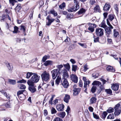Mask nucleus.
I'll return each instance as SVG.
<instances>
[{
    "mask_svg": "<svg viewBox=\"0 0 121 121\" xmlns=\"http://www.w3.org/2000/svg\"><path fill=\"white\" fill-rule=\"evenodd\" d=\"M85 115L86 117L87 118H89L90 117V115L87 109L85 110Z\"/></svg>",
    "mask_w": 121,
    "mask_h": 121,
    "instance_id": "35",
    "label": "nucleus"
},
{
    "mask_svg": "<svg viewBox=\"0 0 121 121\" xmlns=\"http://www.w3.org/2000/svg\"><path fill=\"white\" fill-rule=\"evenodd\" d=\"M64 106L63 104L58 105L56 107V109L59 111H62L63 110Z\"/></svg>",
    "mask_w": 121,
    "mask_h": 121,
    "instance_id": "10",
    "label": "nucleus"
},
{
    "mask_svg": "<svg viewBox=\"0 0 121 121\" xmlns=\"http://www.w3.org/2000/svg\"><path fill=\"white\" fill-rule=\"evenodd\" d=\"M74 5L77 6V8L78 7L79 8V3L78 0H74Z\"/></svg>",
    "mask_w": 121,
    "mask_h": 121,
    "instance_id": "30",
    "label": "nucleus"
},
{
    "mask_svg": "<svg viewBox=\"0 0 121 121\" xmlns=\"http://www.w3.org/2000/svg\"><path fill=\"white\" fill-rule=\"evenodd\" d=\"M114 7L115 10L118 11V5L117 4H115L114 5Z\"/></svg>",
    "mask_w": 121,
    "mask_h": 121,
    "instance_id": "61",
    "label": "nucleus"
},
{
    "mask_svg": "<svg viewBox=\"0 0 121 121\" xmlns=\"http://www.w3.org/2000/svg\"><path fill=\"white\" fill-rule=\"evenodd\" d=\"M63 79H66L67 78H68L69 75L68 73V72L65 69H64L63 71Z\"/></svg>",
    "mask_w": 121,
    "mask_h": 121,
    "instance_id": "11",
    "label": "nucleus"
},
{
    "mask_svg": "<svg viewBox=\"0 0 121 121\" xmlns=\"http://www.w3.org/2000/svg\"><path fill=\"white\" fill-rule=\"evenodd\" d=\"M61 82L62 85L65 88H67L69 86V84L66 79H64Z\"/></svg>",
    "mask_w": 121,
    "mask_h": 121,
    "instance_id": "7",
    "label": "nucleus"
},
{
    "mask_svg": "<svg viewBox=\"0 0 121 121\" xmlns=\"http://www.w3.org/2000/svg\"><path fill=\"white\" fill-rule=\"evenodd\" d=\"M88 109L89 111L91 112H92L93 111V108L91 106L89 107L88 108Z\"/></svg>",
    "mask_w": 121,
    "mask_h": 121,
    "instance_id": "64",
    "label": "nucleus"
},
{
    "mask_svg": "<svg viewBox=\"0 0 121 121\" xmlns=\"http://www.w3.org/2000/svg\"><path fill=\"white\" fill-rule=\"evenodd\" d=\"M10 3L13 6L14 5V3L15 2H16L15 0H9Z\"/></svg>",
    "mask_w": 121,
    "mask_h": 121,
    "instance_id": "60",
    "label": "nucleus"
},
{
    "mask_svg": "<svg viewBox=\"0 0 121 121\" xmlns=\"http://www.w3.org/2000/svg\"><path fill=\"white\" fill-rule=\"evenodd\" d=\"M52 78L53 80L56 78L58 74L60 73L58 69H55L51 71Z\"/></svg>",
    "mask_w": 121,
    "mask_h": 121,
    "instance_id": "4",
    "label": "nucleus"
},
{
    "mask_svg": "<svg viewBox=\"0 0 121 121\" xmlns=\"http://www.w3.org/2000/svg\"><path fill=\"white\" fill-rule=\"evenodd\" d=\"M95 3V0H90V3L91 5H93Z\"/></svg>",
    "mask_w": 121,
    "mask_h": 121,
    "instance_id": "63",
    "label": "nucleus"
},
{
    "mask_svg": "<svg viewBox=\"0 0 121 121\" xmlns=\"http://www.w3.org/2000/svg\"><path fill=\"white\" fill-rule=\"evenodd\" d=\"M19 87L20 89H25L26 88V86L24 85L21 84L19 86Z\"/></svg>",
    "mask_w": 121,
    "mask_h": 121,
    "instance_id": "51",
    "label": "nucleus"
},
{
    "mask_svg": "<svg viewBox=\"0 0 121 121\" xmlns=\"http://www.w3.org/2000/svg\"><path fill=\"white\" fill-rule=\"evenodd\" d=\"M107 119H112L114 118V115L113 114H109L107 117Z\"/></svg>",
    "mask_w": 121,
    "mask_h": 121,
    "instance_id": "43",
    "label": "nucleus"
},
{
    "mask_svg": "<svg viewBox=\"0 0 121 121\" xmlns=\"http://www.w3.org/2000/svg\"><path fill=\"white\" fill-rule=\"evenodd\" d=\"M27 83L29 86L28 89L29 91L32 93L35 92L36 91V89L34 86L35 84L31 85L29 84L28 83Z\"/></svg>",
    "mask_w": 121,
    "mask_h": 121,
    "instance_id": "8",
    "label": "nucleus"
},
{
    "mask_svg": "<svg viewBox=\"0 0 121 121\" xmlns=\"http://www.w3.org/2000/svg\"><path fill=\"white\" fill-rule=\"evenodd\" d=\"M121 112V110H114V114L115 116H118Z\"/></svg>",
    "mask_w": 121,
    "mask_h": 121,
    "instance_id": "20",
    "label": "nucleus"
},
{
    "mask_svg": "<svg viewBox=\"0 0 121 121\" xmlns=\"http://www.w3.org/2000/svg\"><path fill=\"white\" fill-rule=\"evenodd\" d=\"M26 81L24 79H22L21 80L18 81L17 83H26Z\"/></svg>",
    "mask_w": 121,
    "mask_h": 121,
    "instance_id": "53",
    "label": "nucleus"
},
{
    "mask_svg": "<svg viewBox=\"0 0 121 121\" xmlns=\"http://www.w3.org/2000/svg\"><path fill=\"white\" fill-rule=\"evenodd\" d=\"M96 89V86H93L91 89V92L93 93H94L95 92Z\"/></svg>",
    "mask_w": 121,
    "mask_h": 121,
    "instance_id": "44",
    "label": "nucleus"
},
{
    "mask_svg": "<svg viewBox=\"0 0 121 121\" xmlns=\"http://www.w3.org/2000/svg\"><path fill=\"white\" fill-rule=\"evenodd\" d=\"M14 30L12 32L13 33H17L18 31V27L16 26H15L14 27Z\"/></svg>",
    "mask_w": 121,
    "mask_h": 121,
    "instance_id": "29",
    "label": "nucleus"
},
{
    "mask_svg": "<svg viewBox=\"0 0 121 121\" xmlns=\"http://www.w3.org/2000/svg\"><path fill=\"white\" fill-rule=\"evenodd\" d=\"M40 77L35 73H34L33 75L31 77L30 80H28L27 83L30 85H33L34 83L37 82L39 81Z\"/></svg>",
    "mask_w": 121,
    "mask_h": 121,
    "instance_id": "1",
    "label": "nucleus"
},
{
    "mask_svg": "<svg viewBox=\"0 0 121 121\" xmlns=\"http://www.w3.org/2000/svg\"><path fill=\"white\" fill-rule=\"evenodd\" d=\"M56 67L58 69V70L60 71V69L63 67V66L62 65H58L56 66Z\"/></svg>",
    "mask_w": 121,
    "mask_h": 121,
    "instance_id": "57",
    "label": "nucleus"
},
{
    "mask_svg": "<svg viewBox=\"0 0 121 121\" xmlns=\"http://www.w3.org/2000/svg\"><path fill=\"white\" fill-rule=\"evenodd\" d=\"M41 77L43 81L48 82L50 80V76L48 72L44 71L41 74Z\"/></svg>",
    "mask_w": 121,
    "mask_h": 121,
    "instance_id": "2",
    "label": "nucleus"
},
{
    "mask_svg": "<svg viewBox=\"0 0 121 121\" xmlns=\"http://www.w3.org/2000/svg\"><path fill=\"white\" fill-rule=\"evenodd\" d=\"M50 16H47L46 19L48 20V21L47 22L46 25L49 26L55 20L53 18L50 19Z\"/></svg>",
    "mask_w": 121,
    "mask_h": 121,
    "instance_id": "9",
    "label": "nucleus"
},
{
    "mask_svg": "<svg viewBox=\"0 0 121 121\" xmlns=\"http://www.w3.org/2000/svg\"><path fill=\"white\" fill-rule=\"evenodd\" d=\"M65 115V112H60L59 114V116L62 118H63Z\"/></svg>",
    "mask_w": 121,
    "mask_h": 121,
    "instance_id": "24",
    "label": "nucleus"
},
{
    "mask_svg": "<svg viewBox=\"0 0 121 121\" xmlns=\"http://www.w3.org/2000/svg\"><path fill=\"white\" fill-rule=\"evenodd\" d=\"M8 82L10 84L14 85L16 83V81L14 80L9 79L8 80Z\"/></svg>",
    "mask_w": 121,
    "mask_h": 121,
    "instance_id": "22",
    "label": "nucleus"
},
{
    "mask_svg": "<svg viewBox=\"0 0 121 121\" xmlns=\"http://www.w3.org/2000/svg\"><path fill=\"white\" fill-rule=\"evenodd\" d=\"M65 6V3L64 2H63L62 4L59 6V8L60 9H62L63 8H64Z\"/></svg>",
    "mask_w": 121,
    "mask_h": 121,
    "instance_id": "42",
    "label": "nucleus"
},
{
    "mask_svg": "<svg viewBox=\"0 0 121 121\" xmlns=\"http://www.w3.org/2000/svg\"><path fill=\"white\" fill-rule=\"evenodd\" d=\"M90 81H88L85 82H84V88H85V90L86 89V87L87 85L89 86V85L90 83Z\"/></svg>",
    "mask_w": 121,
    "mask_h": 121,
    "instance_id": "34",
    "label": "nucleus"
},
{
    "mask_svg": "<svg viewBox=\"0 0 121 121\" xmlns=\"http://www.w3.org/2000/svg\"><path fill=\"white\" fill-rule=\"evenodd\" d=\"M53 98L54 97L53 95H52L51 98H50V99L49 101V104H50L51 105L52 104V100L53 99Z\"/></svg>",
    "mask_w": 121,
    "mask_h": 121,
    "instance_id": "58",
    "label": "nucleus"
},
{
    "mask_svg": "<svg viewBox=\"0 0 121 121\" xmlns=\"http://www.w3.org/2000/svg\"><path fill=\"white\" fill-rule=\"evenodd\" d=\"M5 106L7 108H9L10 107V105L9 102H8L5 104Z\"/></svg>",
    "mask_w": 121,
    "mask_h": 121,
    "instance_id": "62",
    "label": "nucleus"
},
{
    "mask_svg": "<svg viewBox=\"0 0 121 121\" xmlns=\"http://www.w3.org/2000/svg\"><path fill=\"white\" fill-rule=\"evenodd\" d=\"M21 4H19L15 8V9L16 12H18L21 9Z\"/></svg>",
    "mask_w": 121,
    "mask_h": 121,
    "instance_id": "19",
    "label": "nucleus"
},
{
    "mask_svg": "<svg viewBox=\"0 0 121 121\" xmlns=\"http://www.w3.org/2000/svg\"><path fill=\"white\" fill-rule=\"evenodd\" d=\"M24 91V90H21L18 91L17 93V96L19 97V95L22 94Z\"/></svg>",
    "mask_w": 121,
    "mask_h": 121,
    "instance_id": "54",
    "label": "nucleus"
},
{
    "mask_svg": "<svg viewBox=\"0 0 121 121\" xmlns=\"http://www.w3.org/2000/svg\"><path fill=\"white\" fill-rule=\"evenodd\" d=\"M49 13L52 14L55 16H56L57 15L56 12L53 9L51 10L50 11Z\"/></svg>",
    "mask_w": 121,
    "mask_h": 121,
    "instance_id": "28",
    "label": "nucleus"
},
{
    "mask_svg": "<svg viewBox=\"0 0 121 121\" xmlns=\"http://www.w3.org/2000/svg\"><path fill=\"white\" fill-rule=\"evenodd\" d=\"M110 6L108 3H106L103 9L104 11H108L110 8Z\"/></svg>",
    "mask_w": 121,
    "mask_h": 121,
    "instance_id": "17",
    "label": "nucleus"
},
{
    "mask_svg": "<svg viewBox=\"0 0 121 121\" xmlns=\"http://www.w3.org/2000/svg\"><path fill=\"white\" fill-rule=\"evenodd\" d=\"M53 121H63V120L59 117H57Z\"/></svg>",
    "mask_w": 121,
    "mask_h": 121,
    "instance_id": "59",
    "label": "nucleus"
},
{
    "mask_svg": "<svg viewBox=\"0 0 121 121\" xmlns=\"http://www.w3.org/2000/svg\"><path fill=\"white\" fill-rule=\"evenodd\" d=\"M113 35L115 37H116L118 35V32L116 31V29H114L113 30Z\"/></svg>",
    "mask_w": 121,
    "mask_h": 121,
    "instance_id": "38",
    "label": "nucleus"
},
{
    "mask_svg": "<svg viewBox=\"0 0 121 121\" xmlns=\"http://www.w3.org/2000/svg\"><path fill=\"white\" fill-rule=\"evenodd\" d=\"M88 25L90 27H93V28L95 27L96 26V25L93 24L88 23Z\"/></svg>",
    "mask_w": 121,
    "mask_h": 121,
    "instance_id": "55",
    "label": "nucleus"
},
{
    "mask_svg": "<svg viewBox=\"0 0 121 121\" xmlns=\"http://www.w3.org/2000/svg\"><path fill=\"white\" fill-rule=\"evenodd\" d=\"M104 30L101 28H99L96 29L95 30L96 34L98 36H101L104 35L103 31Z\"/></svg>",
    "mask_w": 121,
    "mask_h": 121,
    "instance_id": "5",
    "label": "nucleus"
},
{
    "mask_svg": "<svg viewBox=\"0 0 121 121\" xmlns=\"http://www.w3.org/2000/svg\"><path fill=\"white\" fill-rule=\"evenodd\" d=\"M101 27L103 28L104 29H106L107 27V26L106 25L105 23L104 22H102L101 23Z\"/></svg>",
    "mask_w": 121,
    "mask_h": 121,
    "instance_id": "36",
    "label": "nucleus"
},
{
    "mask_svg": "<svg viewBox=\"0 0 121 121\" xmlns=\"http://www.w3.org/2000/svg\"><path fill=\"white\" fill-rule=\"evenodd\" d=\"M83 68H84L83 71L84 72H86L89 69L88 66L86 64H85L84 65Z\"/></svg>",
    "mask_w": 121,
    "mask_h": 121,
    "instance_id": "47",
    "label": "nucleus"
},
{
    "mask_svg": "<svg viewBox=\"0 0 121 121\" xmlns=\"http://www.w3.org/2000/svg\"><path fill=\"white\" fill-rule=\"evenodd\" d=\"M80 88H74L73 90V95L75 96L77 95L79 93L81 90Z\"/></svg>",
    "mask_w": 121,
    "mask_h": 121,
    "instance_id": "12",
    "label": "nucleus"
},
{
    "mask_svg": "<svg viewBox=\"0 0 121 121\" xmlns=\"http://www.w3.org/2000/svg\"><path fill=\"white\" fill-rule=\"evenodd\" d=\"M70 96L68 95H65V96L64 98V101L66 103H68L69 100L70 99Z\"/></svg>",
    "mask_w": 121,
    "mask_h": 121,
    "instance_id": "15",
    "label": "nucleus"
},
{
    "mask_svg": "<svg viewBox=\"0 0 121 121\" xmlns=\"http://www.w3.org/2000/svg\"><path fill=\"white\" fill-rule=\"evenodd\" d=\"M26 27L23 25H21L20 26V30H23L24 33L26 32Z\"/></svg>",
    "mask_w": 121,
    "mask_h": 121,
    "instance_id": "40",
    "label": "nucleus"
},
{
    "mask_svg": "<svg viewBox=\"0 0 121 121\" xmlns=\"http://www.w3.org/2000/svg\"><path fill=\"white\" fill-rule=\"evenodd\" d=\"M78 43L80 46H82V47L84 48H86V47L87 46L86 44L85 43Z\"/></svg>",
    "mask_w": 121,
    "mask_h": 121,
    "instance_id": "52",
    "label": "nucleus"
},
{
    "mask_svg": "<svg viewBox=\"0 0 121 121\" xmlns=\"http://www.w3.org/2000/svg\"><path fill=\"white\" fill-rule=\"evenodd\" d=\"M107 25L109 27H107L105 29V30L106 35L107 36H108L109 35L111 34L112 31L111 29L113 28V27L110 24L108 19L107 20Z\"/></svg>",
    "mask_w": 121,
    "mask_h": 121,
    "instance_id": "3",
    "label": "nucleus"
},
{
    "mask_svg": "<svg viewBox=\"0 0 121 121\" xmlns=\"http://www.w3.org/2000/svg\"><path fill=\"white\" fill-rule=\"evenodd\" d=\"M106 69L108 71L112 72H114L115 71V69L113 68L112 67L109 65L107 67Z\"/></svg>",
    "mask_w": 121,
    "mask_h": 121,
    "instance_id": "18",
    "label": "nucleus"
},
{
    "mask_svg": "<svg viewBox=\"0 0 121 121\" xmlns=\"http://www.w3.org/2000/svg\"><path fill=\"white\" fill-rule=\"evenodd\" d=\"M112 89L114 91H117L119 88V85L118 84H113L111 86Z\"/></svg>",
    "mask_w": 121,
    "mask_h": 121,
    "instance_id": "14",
    "label": "nucleus"
},
{
    "mask_svg": "<svg viewBox=\"0 0 121 121\" xmlns=\"http://www.w3.org/2000/svg\"><path fill=\"white\" fill-rule=\"evenodd\" d=\"M114 109L112 107L109 108L107 110V111L109 113H111L114 111Z\"/></svg>",
    "mask_w": 121,
    "mask_h": 121,
    "instance_id": "37",
    "label": "nucleus"
},
{
    "mask_svg": "<svg viewBox=\"0 0 121 121\" xmlns=\"http://www.w3.org/2000/svg\"><path fill=\"white\" fill-rule=\"evenodd\" d=\"M49 57L50 56L49 55H45L43 57L42 60L43 62H45V60Z\"/></svg>",
    "mask_w": 121,
    "mask_h": 121,
    "instance_id": "32",
    "label": "nucleus"
},
{
    "mask_svg": "<svg viewBox=\"0 0 121 121\" xmlns=\"http://www.w3.org/2000/svg\"><path fill=\"white\" fill-rule=\"evenodd\" d=\"M86 11V10L85 9L82 8L81 9H80L79 11L78 12V14H81L83 13H84Z\"/></svg>",
    "mask_w": 121,
    "mask_h": 121,
    "instance_id": "39",
    "label": "nucleus"
},
{
    "mask_svg": "<svg viewBox=\"0 0 121 121\" xmlns=\"http://www.w3.org/2000/svg\"><path fill=\"white\" fill-rule=\"evenodd\" d=\"M6 17V16L5 15L3 14L0 17V21L1 22H3L4 21V19Z\"/></svg>",
    "mask_w": 121,
    "mask_h": 121,
    "instance_id": "46",
    "label": "nucleus"
},
{
    "mask_svg": "<svg viewBox=\"0 0 121 121\" xmlns=\"http://www.w3.org/2000/svg\"><path fill=\"white\" fill-rule=\"evenodd\" d=\"M99 76L98 73H93L92 74V77L94 78H98Z\"/></svg>",
    "mask_w": 121,
    "mask_h": 121,
    "instance_id": "56",
    "label": "nucleus"
},
{
    "mask_svg": "<svg viewBox=\"0 0 121 121\" xmlns=\"http://www.w3.org/2000/svg\"><path fill=\"white\" fill-rule=\"evenodd\" d=\"M101 84L100 82L96 81H94L92 83V85H97L98 86H99Z\"/></svg>",
    "mask_w": 121,
    "mask_h": 121,
    "instance_id": "26",
    "label": "nucleus"
},
{
    "mask_svg": "<svg viewBox=\"0 0 121 121\" xmlns=\"http://www.w3.org/2000/svg\"><path fill=\"white\" fill-rule=\"evenodd\" d=\"M96 99L95 97H93L90 99V103L91 104L95 103L96 102Z\"/></svg>",
    "mask_w": 121,
    "mask_h": 121,
    "instance_id": "27",
    "label": "nucleus"
},
{
    "mask_svg": "<svg viewBox=\"0 0 121 121\" xmlns=\"http://www.w3.org/2000/svg\"><path fill=\"white\" fill-rule=\"evenodd\" d=\"M53 64V62L51 60H47L45 62L44 64V65L46 66L52 65Z\"/></svg>",
    "mask_w": 121,
    "mask_h": 121,
    "instance_id": "16",
    "label": "nucleus"
},
{
    "mask_svg": "<svg viewBox=\"0 0 121 121\" xmlns=\"http://www.w3.org/2000/svg\"><path fill=\"white\" fill-rule=\"evenodd\" d=\"M56 112V110L54 108H52L51 109V112L52 114H55Z\"/></svg>",
    "mask_w": 121,
    "mask_h": 121,
    "instance_id": "50",
    "label": "nucleus"
},
{
    "mask_svg": "<svg viewBox=\"0 0 121 121\" xmlns=\"http://www.w3.org/2000/svg\"><path fill=\"white\" fill-rule=\"evenodd\" d=\"M107 113L106 112H104L102 114V118L105 119L107 115Z\"/></svg>",
    "mask_w": 121,
    "mask_h": 121,
    "instance_id": "41",
    "label": "nucleus"
},
{
    "mask_svg": "<svg viewBox=\"0 0 121 121\" xmlns=\"http://www.w3.org/2000/svg\"><path fill=\"white\" fill-rule=\"evenodd\" d=\"M115 16L114 15L110 14L108 16V19L111 21H112V20L114 18Z\"/></svg>",
    "mask_w": 121,
    "mask_h": 121,
    "instance_id": "25",
    "label": "nucleus"
},
{
    "mask_svg": "<svg viewBox=\"0 0 121 121\" xmlns=\"http://www.w3.org/2000/svg\"><path fill=\"white\" fill-rule=\"evenodd\" d=\"M78 68L76 65H72V71L75 72Z\"/></svg>",
    "mask_w": 121,
    "mask_h": 121,
    "instance_id": "31",
    "label": "nucleus"
},
{
    "mask_svg": "<svg viewBox=\"0 0 121 121\" xmlns=\"http://www.w3.org/2000/svg\"><path fill=\"white\" fill-rule=\"evenodd\" d=\"M71 80L75 83H77L78 81V77L76 75L74 74H72L70 75Z\"/></svg>",
    "mask_w": 121,
    "mask_h": 121,
    "instance_id": "6",
    "label": "nucleus"
},
{
    "mask_svg": "<svg viewBox=\"0 0 121 121\" xmlns=\"http://www.w3.org/2000/svg\"><path fill=\"white\" fill-rule=\"evenodd\" d=\"M93 117L95 119H98L99 118V116L96 114H95L94 112L93 113Z\"/></svg>",
    "mask_w": 121,
    "mask_h": 121,
    "instance_id": "49",
    "label": "nucleus"
},
{
    "mask_svg": "<svg viewBox=\"0 0 121 121\" xmlns=\"http://www.w3.org/2000/svg\"><path fill=\"white\" fill-rule=\"evenodd\" d=\"M73 17V16L70 14H68L66 17L69 20L71 19Z\"/></svg>",
    "mask_w": 121,
    "mask_h": 121,
    "instance_id": "48",
    "label": "nucleus"
},
{
    "mask_svg": "<svg viewBox=\"0 0 121 121\" xmlns=\"http://www.w3.org/2000/svg\"><path fill=\"white\" fill-rule=\"evenodd\" d=\"M94 12L95 13L100 12L101 10L99 5H97L94 8Z\"/></svg>",
    "mask_w": 121,
    "mask_h": 121,
    "instance_id": "13",
    "label": "nucleus"
},
{
    "mask_svg": "<svg viewBox=\"0 0 121 121\" xmlns=\"http://www.w3.org/2000/svg\"><path fill=\"white\" fill-rule=\"evenodd\" d=\"M105 91L108 94H111L112 93V91L110 89H106L105 90Z\"/></svg>",
    "mask_w": 121,
    "mask_h": 121,
    "instance_id": "45",
    "label": "nucleus"
},
{
    "mask_svg": "<svg viewBox=\"0 0 121 121\" xmlns=\"http://www.w3.org/2000/svg\"><path fill=\"white\" fill-rule=\"evenodd\" d=\"M61 80V78L60 76H58L56 80V83L58 85L59 84Z\"/></svg>",
    "mask_w": 121,
    "mask_h": 121,
    "instance_id": "23",
    "label": "nucleus"
},
{
    "mask_svg": "<svg viewBox=\"0 0 121 121\" xmlns=\"http://www.w3.org/2000/svg\"><path fill=\"white\" fill-rule=\"evenodd\" d=\"M34 73L31 72H28L26 74V78L27 79L29 78L31 76L33 75Z\"/></svg>",
    "mask_w": 121,
    "mask_h": 121,
    "instance_id": "33",
    "label": "nucleus"
},
{
    "mask_svg": "<svg viewBox=\"0 0 121 121\" xmlns=\"http://www.w3.org/2000/svg\"><path fill=\"white\" fill-rule=\"evenodd\" d=\"M114 110H121V106L119 103L116 104L114 107Z\"/></svg>",
    "mask_w": 121,
    "mask_h": 121,
    "instance_id": "21",
    "label": "nucleus"
}]
</instances>
